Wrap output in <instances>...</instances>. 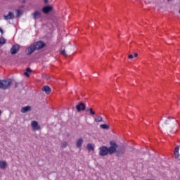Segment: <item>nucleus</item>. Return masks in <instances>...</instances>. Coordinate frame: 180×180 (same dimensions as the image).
Masks as SVG:
<instances>
[{"instance_id": "obj_9", "label": "nucleus", "mask_w": 180, "mask_h": 180, "mask_svg": "<svg viewBox=\"0 0 180 180\" xmlns=\"http://www.w3.org/2000/svg\"><path fill=\"white\" fill-rule=\"evenodd\" d=\"M76 109L77 112H82L85 110L86 106L84 103H79L78 105H76Z\"/></svg>"}, {"instance_id": "obj_16", "label": "nucleus", "mask_w": 180, "mask_h": 180, "mask_svg": "<svg viewBox=\"0 0 180 180\" xmlns=\"http://www.w3.org/2000/svg\"><path fill=\"white\" fill-rule=\"evenodd\" d=\"M30 106H25L21 108V113H26V112H29L30 110Z\"/></svg>"}, {"instance_id": "obj_8", "label": "nucleus", "mask_w": 180, "mask_h": 180, "mask_svg": "<svg viewBox=\"0 0 180 180\" xmlns=\"http://www.w3.org/2000/svg\"><path fill=\"white\" fill-rule=\"evenodd\" d=\"M32 15L34 20H37V19H40L41 18V12L36 11L32 13Z\"/></svg>"}, {"instance_id": "obj_30", "label": "nucleus", "mask_w": 180, "mask_h": 180, "mask_svg": "<svg viewBox=\"0 0 180 180\" xmlns=\"http://www.w3.org/2000/svg\"><path fill=\"white\" fill-rule=\"evenodd\" d=\"M138 56H139V54H137V53H134V57H138Z\"/></svg>"}, {"instance_id": "obj_27", "label": "nucleus", "mask_w": 180, "mask_h": 180, "mask_svg": "<svg viewBox=\"0 0 180 180\" xmlns=\"http://www.w3.org/2000/svg\"><path fill=\"white\" fill-rule=\"evenodd\" d=\"M134 56L133 55H129L128 58L131 60V58H134Z\"/></svg>"}, {"instance_id": "obj_25", "label": "nucleus", "mask_w": 180, "mask_h": 180, "mask_svg": "<svg viewBox=\"0 0 180 180\" xmlns=\"http://www.w3.org/2000/svg\"><path fill=\"white\" fill-rule=\"evenodd\" d=\"M67 146H68V143L67 142H63V143H62V147H63V148H65V147H67Z\"/></svg>"}, {"instance_id": "obj_24", "label": "nucleus", "mask_w": 180, "mask_h": 180, "mask_svg": "<svg viewBox=\"0 0 180 180\" xmlns=\"http://www.w3.org/2000/svg\"><path fill=\"white\" fill-rule=\"evenodd\" d=\"M60 54H62V56H67V53H65V50H61L60 51Z\"/></svg>"}, {"instance_id": "obj_5", "label": "nucleus", "mask_w": 180, "mask_h": 180, "mask_svg": "<svg viewBox=\"0 0 180 180\" xmlns=\"http://www.w3.org/2000/svg\"><path fill=\"white\" fill-rule=\"evenodd\" d=\"M36 48L34 44L30 45L29 47L27 48L25 50V53L27 56H30V54H33L34 51H36Z\"/></svg>"}, {"instance_id": "obj_29", "label": "nucleus", "mask_w": 180, "mask_h": 180, "mask_svg": "<svg viewBox=\"0 0 180 180\" xmlns=\"http://www.w3.org/2000/svg\"><path fill=\"white\" fill-rule=\"evenodd\" d=\"M44 4H49V0H44Z\"/></svg>"}, {"instance_id": "obj_17", "label": "nucleus", "mask_w": 180, "mask_h": 180, "mask_svg": "<svg viewBox=\"0 0 180 180\" xmlns=\"http://www.w3.org/2000/svg\"><path fill=\"white\" fill-rule=\"evenodd\" d=\"M87 150L89 151H93V150H95V145L94 143H89L87 145Z\"/></svg>"}, {"instance_id": "obj_19", "label": "nucleus", "mask_w": 180, "mask_h": 180, "mask_svg": "<svg viewBox=\"0 0 180 180\" xmlns=\"http://www.w3.org/2000/svg\"><path fill=\"white\" fill-rule=\"evenodd\" d=\"M83 142H84V140L82 139H79L77 142V147L79 148V147L82 146Z\"/></svg>"}, {"instance_id": "obj_7", "label": "nucleus", "mask_w": 180, "mask_h": 180, "mask_svg": "<svg viewBox=\"0 0 180 180\" xmlns=\"http://www.w3.org/2000/svg\"><path fill=\"white\" fill-rule=\"evenodd\" d=\"M20 49V46L18 44L13 45L11 49V53L14 55L18 53L19 50Z\"/></svg>"}, {"instance_id": "obj_20", "label": "nucleus", "mask_w": 180, "mask_h": 180, "mask_svg": "<svg viewBox=\"0 0 180 180\" xmlns=\"http://www.w3.org/2000/svg\"><path fill=\"white\" fill-rule=\"evenodd\" d=\"M101 129H103L104 130H109V126L106 124H101Z\"/></svg>"}, {"instance_id": "obj_10", "label": "nucleus", "mask_w": 180, "mask_h": 180, "mask_svg": "<svg viewBox=\"0 0 180 180\" xmlns=\"http://www.w3.org/2000/svg\"><path fill=\"white\" fill-rule=\"evenodd\" d=\"M4 20H11V19H15V14L12 12H9L8 15H4Z\"/></svg>"}, {"instance_id": "obj_18", "label": "nucleus", "mask_w": 180, "mask_h": 180, "mask_svg": "<svg viewBox=\"0 0 180 180\" xmlns=\"http://www.w3.org/2000/svg\"><path fill=\"white\" fill-rule=\"evenodd\" d=\"M29 72H32V69L30 68H26V72H24V75L29 78L30 77V75H29Z\"/></svg>"}, {"instance_id": "obj_14", "label": "nucleus", "mask_w": 180, "mask_h": 180, "mask_svg": "<svg viewBox=\"0 0 180 180\" xmlns=\"http://www.w3.org/2000/svg\"><path fill=\"white\" fill-rule=\"evenodd\" d=\"M42 91H44V92H45V94H46V95H49V94H50V92H51V89L49 86H44L42 88Z\"/></svg>"}, {"instance_id": "obj_11", "label": "nucleus", "mask_w": 180, "mask_h": 180, "mask_svg": "<svg viewBox=\"0 0 180 180\" xmlns=\"http://www.w3.org/2000/svg\"><path fill=\"white\" fill-rule=\"evenodd\" d=\"M51 11H53V7L51 6H45L42 8V12L45 14L50 13Z\"/></svg>"}, {"instance_id": "obj_13", "label": "nucleus", "mask_w": 180, "mask_h": 180, "mask_svg": "<svg viewBox=\"0 0 180 180\" xmlns=\"http://www.w3.org/2000/svg\"><path fill=\"white\" fill-rule=\"evenodd\" d=\"M8 167V163L5 160H0V168L1 169H6Z\"/></svg>"}, {"instance_id": "obj_2", "label": "nucleus", "mask_w": 180, "mask_h": 180, "mask_svg": "<svg viewBox=\"0 0 180 180\" xmlns=\"http://www.w3.org/2000/svg\"><path fill=\"white\" fill-rule=\"evenodd\" d=\"M178 121L175 118H168L162 124L164 129H169L170 133H176L178 131Z\"/></svg>"}, {"instance_id": "obj_1", "label": "nucleus", "mask_w": 180, "mask_h": 180, "mask_svg": "<svg viewBox=\"0 0 180 180\" xmlns=\"http://www.w3.org/2000/svg\"><path fill=\"white\" fill-rule=\"evenodd\" d=\"M110 145V146L108 148L105 146L100 147L99 155L105 157V155H108V154H110V155L115 154V153H116V148H117V144L114 141H111Z\"/></svg>"}, {"instance_id": "obj_3", "label": "nucleus", "mask_w": 180, "mask_h": 180, "mask_svg": "<svg viewBox=\"0 0 180 180\" xmlns=\"http://www.w3.org/2000/svg\"><path fill=\"white\" fill-rule=\"evenodd\" d=\"M11 85H12V79H11L0 81L1 89H9V88H11Z\"/></svg>"}, {"instance_id": "obj_22", "label": "nucleus", "mask_w": 180, "mask_h": 180, "mask_svg": "<svg viewBox=\"0 0 180 180\" xmlns=\"http://www.w3.org/2000/svg\"><path fill=\"white\" fill-rule=\"evenodd\" d=\"M103 118H102L101 116H98L96 118H95V122H97L98 123H99V122H103Z\"/></svg>"}, {"instance_id": "obj_32", "label": "nucleus", "mask_w": 180, "mask_h": 180, "mask_svg": "<svg viewBox=\"0 0 180 180\" xmlns=\"http://www.w3.org/2000/svg\"><path fill=\"white\" fill-rule=\"evenodd\" d=\"M1 110H0V116H1Z\"/></svg>"}, {"instance_id": "obj_12", "label": "nucleus", "mask_w": 180, "mask_h": 180, "mask_svg": "<svg viewBox=\"0 0 180 180\" xmlns=\"http://www.w3.org/2000/svg\"><path fill=\"white\" fill-rule=\"evenodd\" d=\"M31 126L33 130H40V126L37 121H32L31 122Z\"/></svg>"}, {"instance_id": "obj_28", "label": "nucleus", "mask_w": 180, "mask_h": 180, "mask_svg": "<svg viewBox=\"0 0 180 180\" xmlns=\"http://www.w3.org/2000/svg\"><path fill=\"white\" fill-rule=\"evenodd\" d=\"M0 32L1 33V34H4V30H2V28H0Z\"/></svg>"}, {"instance_id": "obj_6", "label": "nucleus", "mask_w": 180, "mask_h": 180, "mask_svg": "<svg viewBox=\"0 0 180 180\" xmlns=\"http://www.w3.org/2000/svg\"><path fill=\"white\" fill-rule=\"evenodd\" d=\"M117 148H115V152L117 154V157H120V155H123V154H124L125 151H126V148L124 146H121L120 147L119 149L116 150Z\"/></svg>"}, {"instance_id": "obj_4", "label": "nucleus", "mask_w": 180, "mask_h": 180, "mask_svg": "<svg viewBox=\"0 0 180 180\" xmlns=\"http://www.w3.org/2000/svg\"><path fill=\"white\" fill-rule=\"evenodd\" d=\"M33 44L35 47V50H41V49L46 46V44L41 41L34 42Z\"/></svg>"}, {"instance_id": "obj_21", "label": "nucleus", "mask_w": 180, "mask_h": 180, "mask_svg": "<svg viewBox=\"0 0 180 180\" xmlns=\"http://www.w3.org/2000/svg\"><path fill=\"white\" fill-rule=\"evenodd\" d=\"M6 43V39L4 37H0V44L4 45Z\"/></svg>"}, {"instance_id": "obj_23", "label": "nucleus", "mask_w": 180, "mask_h": 180, "mask_svg": "<svg viewBox=\"0 0 180 180\" xmlns=\"http://www.w3.org/2000/svg\"><path fill=\"white\" fill-rule=\"evenodd\" d=\"M86 112H89L90 115H95V111L92 108L86 110Z\"/></svg>"}, {"instance_id": "obj_26", "label": "nucleus", "mask_w": 180, "mask_h": 180, "mask_svg": "<svg viewBox=\"0 0 180 180\" xmlns=\"http://www.w3.org/2000/svg\"><path fill=\"white\" fill-rule=\"evenodd\" d=\"M20 15H22V13H20V10H17V18L20 17Z\"/></svg>"}, {"instance_id": "obj_31", "label": "nucleus", "mask_w": 180, "mask_h": 180, "mask_svg": "<svg viewBox=\"0 0 180 180\" xmlns=\"http://www.w3.org/2000/svg\"><path fill=\"white\" fill-rule=\"evenodd\" d=\"M15 88H18V83H15Z\"/></svg>"}, {"instance_id": "obj_15", "label": "nucleus", "mask_w": 180, "mask_h": 180, "mask_svg": "<svg viewBox=\"0 0 180 180\" xmlns=\"http://www.w3.org/2000/svg\"><path fill=\"white\" fill-rule=\"evenodd\" d=\"M174 155L175 158H179V146L175 148Z\"/></svg>"}]
</instances>
